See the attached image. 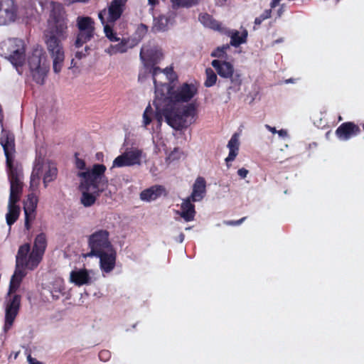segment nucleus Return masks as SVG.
<instances>
[{
    "mask_svg": "<svg viewBox=\"0 0 364 364\" xmlns=\"http://www.w3.org/2000/svg\"><path fill=\"white\" fill-rule=\"evenodd\" d=\"M150 114H152V108L150 105H149L145 109L144 113Z\"/></svg>",
    "mask_w": 364,
    "mask_h": 364,
    "instance_id": "obj_56",
    "label": "nucleus"
},
{
    "mask_svg": "<svg viewBox=\"0 0 364 364\" xmlns=\"http://www.w3.org/2000/svg\"><path fill=\"white\" fill-rule=\"evenodd\" d=\"M265 128L273 134H275L277 132L275 127H272L269 124H265Z\"/></svg>",
    "mask_w": 364,
    "mask_h": 364,
    "instance_id": "obj_51",
    "label": "nucleus"
},
{
    "mask_svg": "<svg viewBox=\"0 0 364 364\" xmlns=\"http://www.w3.org/2000/svg\"><path fill=\"white\" fill-rule=\"evenodd\" d=\"M25 252V250H21L17 257L16 269L10 281L8 297L4 302L5 314L3 326L4 333H7L13 327L21 307V296L18 294H13V293L17 291L22 279L26 275V269L33 270L37 267V266H31L30 262L25 260L24 257H23Z\"/></svg>",
    "mask_w": 364,
    "mask_h": 364,
    "instance_id": "obj_2",
    "label": "nucleus"
},
{
    "mask_svg": "<svg viewBox=\"0 0 364 364\" xmlns=\"http://www.w3.org/2000/svg\"><path fill=\"white\" fill-rule=\"evenodd\" d=\"M149 4H151L152 6H154L157 3L158 0H148Z\"/></svg>",
    "mask_w": 364,
    "mask_h": 364,
    "instance_id": "obj_57",
    "label": "nucleus"
},
{
    "mask_svg": "<svg viewBox=\"0 0 364 364\" xmlns=\"http://www.w3.org/2000/svg\"><path fill=\"white\" fill-rule=\"evenodd\" d=\"M99 17L102 20V23H104V19H103V17H102V15L101 13L99 14Z\"/></svg>",
    "mask_w": 364,
    "mask_h": 364,
    "instance_id": "obj_59",
    "label": "nucleus"
},
{
    "mask_svg": "<svg viewBox=\"0 0 364 364\" xmlns=\"http://www.w3.org/2000/svg\"><path fill=\"white\" fill-rule=\"evenodd\" d=\"M48 288V290L54 300L58 299L61 295L64 294V282L61 279L54 280L50 284Z\"/></svg>",
    "mask_w": 364,
    "mask_h": 364,
    "instance_id": "obj_28",
    "label": "nucleus"
},
{
    "mask_svg": "<svg viewBox=\"0 0 364 364\" xmlns=\"http://www.w3.org/2000/svg\"><path fill=\"white\" fill-rule=\"evenodd\" d=\"M247 38V31L244 30L240 35L239 31H234L230 36V45L234 47H238L242 43H246Z\"/></svg>",
    "mask_w": 364,
    "mask_h": 364,
    "instance_id": "obj_32",
    "label": "nucleus"
},
{
    "mask_svg": "<svg viewBox=\"0 0 364 364\" xmlns=\"http://www.w3.org/2000/svg\"><path fill=\"white\" fill-rule=\"evenodd\" d=\"M0 144L4 149L6 158L8 176L10 182V196L6 219L7 225L11 226L16 221L20 213V208L16 205V203L20 199L22 191V170L21 166L14 163L15 144L13 134L3 129L0 134Z\"/></svg>",
    "mask_w": 364,
    "mask_h": 364,
    "instance_id": "obj_1",
    "label": "nucleus"
},
{
    "mask_svg": "<svg viewBox=\"0 0 364 364\" xmlns=\"http://www.w3.org/2000/svg\"><path fill=\"white\" fill-rule=\"evenodd\" d=\"M151 51L149 52V50H147L146 52L144 51V48H141V51H140V58L141 60L143 61H146L148 60H150L151 61H154V63H156V60L154 59V60H152V59L151 58Z\"/></svg>",
    "mask_w": 364,
    "mask_h": 364,
    "instance_id": "obj_41",
    "label": "nucleus"
},
{
    "mask_svg": "<svg viewBox=\"0 0 364 364\" xmlns=\"http://www.w3.org/2000/svg\"><path fill=\"white\" fill-rule=\"evenodd\" d=\"M89 48L88 46L85 47V52L83 51H77L75 53V57L78 59H82L83 57H85L87 55H88Z\"/></svg>",
    "mask_w": 364,
    "mask_h": 364,
    "instance_id": "obj_44",
    "label": "nucleus"
},
{
    "mask_svg": "<svg viewBox=\"0 0 364 364\" xmlns=\"http://www.w3.org/2000/svg\"><path fill=\"white\" fill-rule=\"evenodd\" d=\"M127 0H112L108 8V21L114 23L122 16Z\"/></svg>",
    "mask_w": 364,
    "mask_h": 364,
    "instance_id": "obj_22",
    "label": "nucleus"
},
{
    "mask_svg": "<svg viewBox=\"0 0 364 364\" xmlns=\"http://www.w3.org/2000/svg\"><path fill=\"white\" fill-rule=\"evenodd\" d=\"M211 65L215 69L220 77L230 80L231 85L229 87V90H240L242 84L241 75L235 71L232 64L225 60H213L211 62Z\"/></svg>",
    "mask_w": 364,
    "mask_h": 364,
    "instance_id": "obj_10",
    "label": "nucleus"
},
{
    "mask_svg": "<svg viewBox=\"0 0 364 364\" xmlns=\"http://www.w3.org/2000/svg\"><path fill=\"white\" fill-rule=\"evenodd\" d=\"M229 48L228 45H224L222 47H218L210 54L212 57L223 58L226 56V50Z\"/></svg>",
    "mask_w": 364,
    "mask_h": 364,
    "instance_id": "obj_35",
    "label": "nucleus"
},
{
    "mask_svg": "<svg viewBox=\"0 0 364 364\" xmlns=\"http://www.w3.org/2000/svg\"><path fill=\"white\" fill-rule=\"evenodd\" d=\"M99 358L103 362H106L111 358V353L108 350H102L98 354Z\"/></svg>",
    "mask_w": 364,
    "mask_h": 364,
    "instance_id": "obj_40",
    "label": "nucleus"
},
{
    "mask_svg": "<svg viewBox=\"0 0 364 364\" xmlns=\"http://www.w3.org/2000/svg\"><path fill=\"white\" fill-rule=\"evenodd\" d=\"M178 110L181 112L182 116L185 117L187 119L196 121L197 109L195 103H188L182 107L178 106Z\"/></svg>",
    "mask_w": 364,
    "mask_h": 364,
    "instance_id": "obj_30",
    "label": "nucleus"
},
{
    "mask_svg": "<svg viewBox=\"0 0 364 364\" xmlns=\"http://www.w3.org/2000/svg\"><path fill=\"white\" fill-rule=\"evenodd\" d=\"M200 22L205 27L211 28L214 31H221L222 24L215 20L211 15L207 13L200 14L198 16Z\"/></svg>",
    "mask_w": 364,
    "mask_h": 364,
    "instance_id": "obj_27",
    "label": "nucleus"
},
{
    "mask_svg": "<svg viewBox=\"0 0 364 364\" xmlns=\"http://www.w3.org/2000/svg\"><path fill=\"white\" fill-rule=\"evenodd\" d=\"M277 133L279 134V136H282L283 138L287 136V132L285 129H280L277 131Z\"/></svg>",
    "mask_w": 364,
    "mask_h": 364,
    "instance_id": "obj_49",
    "label": "nucleus"
},
{
    "mask_svg": "<svg viewBox=\"0 0 364 364\" xmlns=\"http://www.w3.org/2000/svg\"><path fill=\"white\" fill-rule=\"evenodd\" d=\"M150 73L152 74L156 94L154 105L156 112H159L164 105L170 103V93L173 92V86L171 85L172 82H160L157 81L156 76L162 73L159 67H151Z\"/></svg>",
    "mask_w": 364,
    "mask_h": 364,
    "instance_id": "obj_9",
    "label": "nucleus"
},
{
    "mask_svg": "<svg viewBox=\"0 0 364 364\" xmlns=\"http://www.w3.org/2000/svg\"><path fill=\"white\" fill-rule=\"evenodd\" d=\"M272 14V9H266L264 12L255 19L256 25H260L264 20L269 18Z\"/></svg>",
    "mask_w": 364,
    "mask_h": 364,
    "instance_id": "obj_38",
    "label": "nucleus"
},
{
    "mask_svg": "<svg viewBox=\"0 0 364 364\" xmlns=\"http://www.w3.org/2000/svg\"><path fill=\"white\" fill-rule=\"evenodd\" d=\"M151 114L144 113L143 114V122L145 127L149 125L151 122Z\"/></svg>",
    "mask_w": 364,
    "mask_h": 364,
    "instance_id": "obj_45",
    "label": "nucleus"
},
{
    "mask_svg": "<svg viewBox=\"0 0 364 364\" xmlns=\"http://www.w3.org/2000/svg\"><path fill=\"white\" fill-rule=\"evenodd\" d=\"M248 173L249 171L245 168H241L237 171V174L241 178H246Z\"/></svg>",
    "mask_w": 364,
    "mask_h": 364,
    "instance_id": "obj_47",
    "label": "nucleus"
},
{
    "mask_svg": "<svg viewBox=\"0 0 364 364\" xmlns=\"http://www.w3.org/2000/svg\"><path fill=\"white\" fill-rule=\"evenodd\" d=\"M77 26L79 33L75 46L79 48L91 38V19L89 17L79 16L77 18Z\"/></svg>",
    "mask_w": 364,
    "mask_h": 364,
    "instance_id": "obj_15",
    "label": "nucleus"
},
{
    "mask_svg": "<svg viewBox=\"0 0 364 364\" xmlns=\"http://www.w3.org/2000/svg\"><path fill=\"white\" fill-rule=\"evenodd\" d=\"M205 75L206 79L204 82V85L206 87H210L215 85L217 82V75L215 72L210 68L205 69Z\"/></svg>",
    "mask_w": 364,
    "mask_h": 364,
    "instance_id": "obj_33",
    "label": "nucleus"
},
{
    "mask_svg": "<svg viewBox=\"0 0 364 364\" xmlns=\"http://www.w3.org/2000/svg\"><path fill=\"white\" fill-rule=\"evenodd\" d=\"M148 31V26L141 23L137 28V32L140 36H144Z\"/></svg>",
    "mask_w": 364,
    "mask_h": 364,
    "instance_id": "obj_43",
    "label": "nucleus"
},
{
    "mask_svg": "<svg viewBox=\"0 0 364 364\" xmlns=\"http://www.w3.org/2000/svg\"><path fill=\"white\" fill-rule=\"evenodd\" d=\"M75 165L77 169L76 176L78 178L77 190L80 203L85 207L91 206V169L87 167L83 159L78 154L75 155Z\"/></svg>",
    "mask_w": 364,
    "mask_h": 364,
    "instance_id": "obj_6",
    "label": "nucleus"
},
{
    "mask_svg": "<svg viewBox=\"0 0 364 364\" xmlns=\"http://www.w3.org/2000/svg\"><path fill=\"white\" fill-rule=\"evenodd\" d=\"M181 237H180V239H181V241H182V240H183V239L184 235H183V234H181Z\"/></svg>",
    "mask_w": 364,
    "mask_h": 364,
    "instance_id": "obj_61",
    "label": "nucleus"
},
{
    "mask_svg": "<svg viewBox=\"0 0 364 364\" xmlns=\"http://www.w3.org/2000/svg\"><path fill=\"white\" fill-rule=\"evenodd\" d=\"M128 41L123 38L120 43L116 45H110L109 47L106 50V52L109 55H114L117 53H123L127 51Z\"/></svg>",
    "mask_w": 364,
    "mask_h": 364,
    "instance_id": "obj_31",
    "label": "nucleus"
},
{
    "mask_svg": "<svg viewBox=\"0 0 364 364\" xmlns=\"http://www.w3.org/2000/svg\"><path fill=\"white\" fill-rule=\"evenodd\" d=\"M104 31L106 37L110 41H118L119 40L117 36V33L114 31L112 26L109 23H107L104 26Z\"/></svg>",
    "mask_w": 364,
    "mask_h": 364,
    "instance_id": "obj_34",
    "label": "nucleus"
},
{
    "mask_svg": "<svg viewBox=\"0 0 364 364\" xmlns=\"http://www.w3.org/2000/svg\"><path fill=\"white\" fill-rule=\"evenodd\" d=\"M86 256H88V257L91 256V252L87 253Z\"/></svg>",
    "mask_w": 364,
    "mask_h": 364,
    "instance_id": "obj_63",
    "label": "nucleus"
},
{
    "mask_svg": "<svg viewBox=\"0 0 364 364\" xmlns=\"http://www.w3.org/2000/svg\"><path fill=\"white\" fill-rule=\"evenodd\" d=\"M279 0H272L270 4L271 9L275 8L279 4Z\"/></svg>",
    "mask_w": 364,
    "mask_h": 364,
    "instance_id": "obj_54",
    "label": "nucleus"
},
{
    "mask_svg": "<svg viewBox=\"0 0 364 364\" xmlns=\"http://www.w3.org/2000/svg\"><path fill=\"white\" fill-rule=\"evenodd\" d=\"M58 176V168L55 163L45 158L41 154H37L31 176V188H38L41 180L46 188L49 183L55 180Z\"/></svg>",
    "mask_w": 364,
    "mask_h": 364,
    "instance_id": "obj_3",
    "label": "nucleus"
},
{
    "mask_svg": "<svg viewBox=\"0 0 364 364\" xmlns=\"http://www.w3.org/2000/svg\"><path fill=\"white\" fill-rule=\"evenodd\" d=\"M18 6L14 0L0 1V25H8L16 19Z\"/></svg>",
    "mask_w": 364,
    "mask_h": 364,
    "instance_id": "obj_14",
    "label": "nucleus"
},
{
    "mask_svg": "<svg viewBox=\"0 0 364 364\" xmlns=\"http://www.w3.org/2000/svg\"><path fill=\"white\" fill-rule=\"evenodd\" d=\"M87 242H88V245L90 246L91 245V235L87 237Z\"/></svg>",
    "mask_w": 364,
    "mask_h": 364,
    "instance_id": "obj_58",
    "label": "nucleus"
},
{
    "mask_svg": "<svg viewBox=\"0 0 364 364\" xmlns=\"http://www.w3.org/2000/svg\"><path fill=\"white\" fill-rule=\"evenodd\" d=\"M67 38L60 37L57 33L46 30L43 33V41L46 50L53 61V70L55 73H59L65 60V50L62 41Z\"/></svg>",
    "mask_w": 364,
    "mask_h": 364,
    "instance_id": "obj_5",
    "label": "nucleus"
},
{
    "mask_svg": "<svg viewBox=\"0 0 364 364\" xmlns=\"http://www.w3.org/2000/svg\"><path fill=\"white\" fill-rule=\"evenodd\" d=\"M95 196L92 195V204H94V203H95Z\"/></svg>",
    "mask_w": 364,
    "mask_h": 364,
    "instance_id": "obj_60",
    "label": "nucleus"
},
{
    "mask_svg": "<svg viewBox=\"0 0 364 364\" xmlns=\"http://www.w3.org/2000/svg\"><path fill=\"white\" fill-rule=\"evenodd\" d=\"M100 259V267L103 273H110L115 268L117 251L114 247L100 251L93 255Z\"/></svg>",
    "mask_w": 364,
    "mask_h": 364,
    "instance_id": "obj_13",
    "label": "nucleus"
},
{
    "mask_svg": "<svg viewBox=\"0 0 364 364\" xmlns=\"http://www.w3.org/2000/svg\"><path fill=\"white\" fill-rule=\"evenodd\" d=\"M107 168L103 164L92 165V189L103 191L108 183L107 178L105 173Z\"/></svg>",
    "mask_w": 364,
    "mask_h": 364,
    "instance_id": "obj_20",
    "label": "nucleus"
},
{
    "mask_svg": "<svg viewBox=\"0 0 364 364\" xmlns=\"http://www.w3.org/2000/svg\"><path fill=\"white\" fill-rule=\"evenodd\" d=\"M104 154L102 152H97L95 155V158L97 161H102L103 160Z\"/></svg>",
    "mask_w": 364,
    "mask_h": 364,
    "instance_id": "obj_53",
    "label": "nucleus"
},
{
    "mask_svg": "<svg viewBox=\"0 0 364 364\" xmlns=\"http://www.w3.org/2000/svg\"><path fill=\"white\" fill-rule=\"evenodd\" d=\"M363 129L364 130V123L361 124Z\"/></svg>",
    "mask_w": 364,
    "mask_h": 364,
    "instance_id": "obj_64",
    "label": "nucleus"
},
{
    "mask_svg": "<svg viewBox=\"0 0 364 364\" xmlns=\"http://www.w3.org/2000/svg\"><path fill=\"white\" fill-rule=\"evenodd\" d=\"M198 93L197 87L192 83L184 82L170 93V105L190 102Z\"/></svg>",
    "mask_w": 364,
    "mask_h": 364,
    "instance_id": "obj_12",
    "label": "nucleus"
},
{
    "mask_svg": "<svg viewBox=\"0 0 364 364\" xmlns=\"http://www.w3.org/2000/svg\"><path fill=\"white\" fill-rule=\"evenodd\" d=\"M162 195H167L166 188L161 185H154L141 191L140 198L144 201H151L156 200Z\"/></svg>",
    "mask_w": 364,
    "mask_h": 364,
    "instance_id": "obj_23",
    "label": "nucleus"
},
{
    "mask_svg": "<svg viewBox=\"0 0 364 364\" xmlns=\"http://www.w3.org/2000/svg\"><path fill=\"white\" fill-rule=\"evenodd\" d=\"M2 55L9 60L17 72L22 73L21 66L25 61V43L19 38H9L1 44Z\"/></svg>",
    "mask_w": 364,
    "mask_h": 364,
    "instance_id": "obj_7",
    "label": "nucleus"
},
{
    "mask_svg": "<svg viewBox=\"0 0 364 364\" xmlns=\"http://www.w3.org/2000/svg\"><path fill=\"white\" fill-rule=\"evenodd\" d=\"M140 157L141 151L139 150L125 152L115 158L113 161L112 168L130 166L139 164Z\"/></svg>",
    "mask_w": 364,
    "mask_h": 364,
    "instance_id": "obj_18",
    "label": "nucleus"
},
{
    "mask_svg": "<svg viewBox=\"0 0 364 364\" xmlns=\"http://www.w3.org/2000/svg\"><path fill=\"white\" fill-rule=\"evenodd\" d=\"M28 65L33 80L36 83L43 85L49 71L50 65L41 46H33L28 53Z\"/></svg>",
    "mask_w": 364,
    "mask_h": 364,
    "instance_id": "obj_4",
    "label": "nucleus"
},
{
    "mask_svg": "<svg viewBox=\"0 0 364 364\" xmlns=\"http://www.w3.org/2000/svg\"><path fill=\"white\" fill-rule=\"evenodd\" d=\"M228 0H215V5L218 6H223L225 4Z\"/></svg>",
    "mask_w": 364,
    "mask_h": 364,
    "instance_id": "obj_52",
    "label": "nucleus"
},
{
    "mask_svg": "<svg viewBox=\"0 0 364 364\" xmlns=\"http://www.w3.org/2000/svg\"><path fill=\"white\" fill-rule=\"evenodd\" d=\"M109 233L106 230H100L92 233V255L100 251L114 247L109 240Z\"/></svg>",
    "mask_w": 364,
    "mask_h": 364,
    "instance_id": "obj_17",
    "label": "nucleus"
},
{
    "mask_svg": "<svg viewBox=\"0 0 364 364\" xmlns=\"http://www.w3.org/2000/svg\"><path fill=\"white\" fill-rule=\"evenodd\" d=\"M168 18L165 16H159L154 18L151 31L154 33L164 32L168 29Z\"/></svg>",
    "mask_w": 364,
    "mask_h": 364,
    "instance_id": "obj_29",
    "label": "nucleus"
},
{
    "mask_svg": "<svg viewBox=\"0 0 364 364\" xmlns=\"http://www.w3.org/2000/svg\"><path fill=\"white\" fill-rule=\"evenodd\" d=\"M86 0H65V4L67 5L72 4L75 2H84Z\"/></svg>",
    "mask_w": 364,
    "mask_h": 364,
    "instance_id": "obj_50",
    "label": "nucleus"
},
{
    "mask_svg": "<svg viewBox=\"0 0 364 364\" xmlns=\"http://www.w3.org/2000/svg\"><path fill=\"white\" fill-rule=\"evenodd\" d=\"M228 147L230 150L231 149H235L236 151H238L239 149V141L237 137V134H235L230 139V140L228 141Z\"/></svg>",
    "mask_w": 364,
    "mask_h": 364,
    "instance_id": "obj_39",
    "label": "nucleus"
},
{
    "mask_svg": "<svg viewBox=\"0 0 364 364\" xmlns=\"http://www.w3.org/2000/svg\"><path fill=\"white\" fill-rule=\"evenodd\" d=\"M37 203L38 197L33 193L29 194L24 202L23 210L25 214V227L27 230H29L30 223L36 218Z\"/></svg>",
    "mask_w": 364,
    "mask_h": 364,
    "instance_id": "obj_21",
    "label": "nucleus"
},
{
    "mask_svg": "<svg viewBox=\"0 0 364 364\" xmlns=\"http://www.w3.org/2000/svg\"><path fill=\"white\" fill-rule=\"evenodd\" d=\"M246 218H247L246 217H243L241 219L237 220H229V221H227V222H225V223L227 225H239L243 221H245Z\"/></svg>",
    "mask_w": 364,
    "mask_h": 364,
    "instance_id": "obj_46",
    "label": "nucleus"
},
{
    "mask_svg": "<svg viewBox=\"0 0 364 364\" xmlns=\"http://www.w3.org/2000/svg\"><path fill=\"white\" fill-rule=\"evenodd\" d=\"M21 250H25L26 252L23 257H24V259L26 262H28L31 257V251L30 245L28 243H25L19 247L18 252L16 256V260L17 259V257H18Z\"/></svg>",
    "mask_w": 364,
    "mask_h": 364,
    "instance_id": "obj_36",
    "label": "nucleus"
},
{
    "mask_svg": "<svg viewBox=\"0 0 364 364\" xmlns=\"http://www.w3.org/2000/svg\"><path fill=\"white\" fill-rule=\"evenodd\" d=\"M88 271L85 269H75L70 272V280L77 286H81L89 281Z\"/></svg>",
    "mask_w": 364,
    "mask_h": 364,
    "instance_id": "obj_26",
    "label": "nucleus"
},
{
    "mask_svg": "<svg viewBox=\"0 0 364 364\" xmlns=\"http://www.w3.org/2000/svg\"><path fill=\"white\" fill-rule=\"evenodd\" d=\"M27 360L29 364H42V363L36 361L35 359L32 358L31 355L28 356Z\"/></svg>",
    "mask_w": 364,
    "mask_h": 364,
    "instance_id": "obj_48",
    "label": "nucleus"
},
{
    "mask_svg": "<svg viewBox=\"0 0 364 364\" xmlns=\"http://www.w3.org/2000/svg\"><path fill=\"white\" fill-rule=\"evenodd\" d=\"M159 113L163 114L166 122L176 130L186 129L194 123V120H188L182 116L178 105H166Z\"/></svg>",
    "mask_w": 364,
    "mask_h": 364,
    "instance_id": "obj_11",
    "label": "nucleus"
},
{
    "mask_svg": "<svg viewBox=\"0 0 364 364\" xmlns=\"http://www.w3.org/2000/svg\"><path fill=\"white\" fill-rule=\"evenodd\" d=\"M206 193V181L204 178L198 176L193 183V191L189 196L193 202L203 200Z\"/></svg>",
    "mask_w": 364,
    "mask_h": 364,
    "instance_id": "obj_24",
    "label": "nucleus"
},
{
    "mask_svg": "<svg viewBox=\"0 0 364 364\" xmlns=\"http://www.w3.org/2000/svg\"><path fill=\"white\" fill-rule=\"evenodd\" d=\"M181 208V213L180 215L186 222L194 220L196 215L195 205L189 196L183 200Z\"/></svg>",
    "mask_w": 364,
    "mask_h": 364,
    "instance_id": "obj_25",
    "label": "nucleus"
},
{
    "mask_svg": "<svg viewBox=\"0 0 364 364\" xmlns=\"http://www.w3.org/2000/svg\"><path fill=\"white\" fill-rule=\"evenodd\" d=\"M47 246V238L44 233L38 234L35 240L31 251L30 264L31 266H38L41 262Z\"/></svg>",
    "mask_w": 364,
    "mask_h": 364,
    "instance_id": "obj_16",
    "label": "nucleus"
},
{
    "mask_svg": "<svg viewBox=\"0 0 364 364\" xmlns=\"http://www.w3.org/2000/svg\"><path fill=\"white\" fill-rule=\"evenodd\" d=\"M177 6L190 7L198 4V0H171Z\"/></svg>",
    "mask_w": 364,
    "mask_h": 364,
    "instance_id": "obj_37",
    "label": "nucleus"
},
{
    "mask_svg": "<svg viewBox=\"0 0 364 364\" xmlns=\"http://www.w3.org/2000/svg\"><path fill=\"white\" fill-rule=\"evenodd\" d=\"M360 128L353 122L342 123L336 130V136L341 140H348L360 133Z\"/></svg>",
    "mask_w": 364,
    "mask_h": 364,
    "instance_id": "obj_19",
    "label": "nucleus"
},
{
    "mask_svg": "<svg viewBox=\"0 0 364 364\" xmlns=\"http://www.w3.org/2000/svg\"><path fill=\"white\" fill-rule=\"evenodd\" d=\"M181 237H180V239H181V241H182V240H183V239L184 235H183V234H181Z\"/></svg>",
    "mask_w": 364,
    "mask_h": 364,
    "instance_id": "obj_62",
    "label": "nucleus"
},
{
    "mask_svg": "<svg viewBox=\"0 0 364 364\" xmlns=\"http://www.w3.org/2000/svg\"><path fill=\"white\" fill-rule=\"evenodd\" d=\"M164 73L166 74V77H165L166 80H167L168 75L169 73L171 75L174 74L172 68H170L169 70H168V69L166 68V70H164Z\"/></svg>",
    "mask_w": 364,
    "mask_h": 364,
    "instance_id": "obj_55",
    "label": "nucleus"
},
{
    "mask_svg": "<svg viewBox=\"0 0 364 364\" xmlns=\"http://www.w3.org/2000/svg\"><path fill=\"white\" fill-rule=\"evenodd\" d=\"M50 8L46 30L53 31L61 38H67L68 19L63 5L60 3L51 1Z\"/></svg>",
    "mask_w": 364,
    "mask_h": 364,
    "instance_id": "obj_8",
    "label": "nucleus"
},
{
    "mask_svg": "<svg viewBox=\"0 0 364 364\" xmlns=\"http://www.w3.org/2000/svg\"><path fill=\"white\" fill-rule=\"evenodd\" d=\"M237 151L235 149H231L229 151V154L228 157L225 159V161L228 163L229 161H232L235 160L236 156L237 155Z\"/></svg>",
    "mask_w": 364,
    "mask_h": 364,
    "instance_id": "obj_42",
    "label": "nucleus"
}]
</instances>
